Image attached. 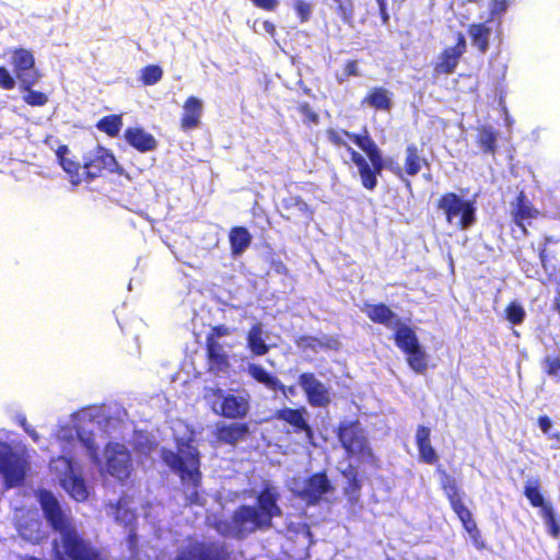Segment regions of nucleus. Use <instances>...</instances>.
<instances>
[{
  "label": "nucleus",
  "mask_w": 560,
  "mask_h": 560,
  "mask_svg": "<svg viewBox=\"0 0 560 560\" xmlns=\"http://www.w3.org/2000/svg\"><path fill=\"white\" fill-rule=\"evenodd\" d=\"M40 504L47 522L59 534L51 544L52 560H105L102 551L65 515L50 492L42 495Z\"/></svg>",
  "instance_id": "f257e3e1"
},
{
  "label": "nucleus",
  "mask_w": 560,
  "mask_h": 560,
  "mask_svg": "<svg viewBox=\"0 0 560 560\" xmlns=\"http://www.w3.org/2000/svg\"><path fill=\"white\" fill-rule=\"evenodd\" d=\"M328 142L335 148H345L351 161L357 165L362 186L373 191L378 184L377 176L385 168L382 151L370 136L368 129L354 133L346 129L325 130Z\"/></svg>",
  "instance_id": "f03ea898"
},
{
  "label": "nucleus",
  "mask_w": 560,
  "mask_h": 560,
  "mask_svg": "<svg viewBox=\"0 0 560 560\" xmlns=\"http://www.w3.org/2000/svg\"><path fill=\"white\" fill-rule=\"evenodd\" d=\"M280 499L278 487L269 481L264 482L254 505L242 504L234 510L229 523L230 533L236 539H244L256 532L270 529L273 518L283 514L279 505Z\"/></svg>",
  "instance_id": "7ed1b4c3"
},
{
  "label": "nucleus",
  "mask_w": 560,
  "mask_h": 560,
  "mask_svg": "<svg viewBox=\"0 0 560 560\" xmlns=\"http://www.w3.org/2000/svg\"><path fill=\"white\" fill-rule=\"evenodd\" d=\"M163 462L175 471L182 482L190 481L194 489L186 495V505L201 504L199 487L201 485L200 456L198 450L189 442L182 443L178 453L172 450L162 451Z\"/></svg>",
  "instance_id": "20e7f679"
},
{
  "label": "nucleus",
  "mask_w": 560,
  "mask_h": 560,
  "mask_svg": "<svg viewBox=\"0 0 560 560\" xmlns=\"http://www.w3.org/2000/svg\"><path fill=\"white\" fill-rule=\"evenodd\" d=\"M438 474L440 476V488L446 497L452 511L460 521L463 528L468 533L472 544L478 549H483L485 541L481 533L472 517L471 511L464 502L465 493L459 489L456 478L444 469H438Z\"/></svg>",
  "instance_id": "39448f33"
},
{
  "label": "nucleus",
  "mask_w": 560,
  "mask_h": 560,
  "mask_svg": "<svg viewBox=\"0 0 560 560\" xmlns=\"http://www.w3.org/2000/svg\"><path fill=\"white\" fill-rule=\"evenodd\" d=\"M337 439L349 457L355 456L359 460L376 464L375 456L369 439L358 419L341 421L336 430Z\"/></svg>",
  "instance_id": "423d86ee"
},
{
  "label": "nucleus",
  "mask_w": 560,
  "mask_h": 560,
  "mask_svg": "<svg viewBox=\"0 0 560 560\" xmlns=\"http://www.w3.org/2000/svg\"><path fill=\"white\" fill-rule=\"evenodd\" d=\"M436 209L442 212L448 224L455 223L460 230L469 229L477 221L475 202L453 191L440 196L436 200Z\"/></svg>",
  "instance_id": "0eeeda50"
},
{
  "label": "nucleus",
  "mask_w": 560,
  "mask_h": 560,
  "mask_svg": "<svg viewBox=\"0 0 560 560\" xmlns=\"http://www.w3.org/2000/svg\"><path fill=\"white\" fill-rule=\"evenodd\" d=\"M394 340L397 348L406 355L409 368L415 373H424L428 369V354L415 330L407 325H400L394 332Z\"/></svg>",
  "instance_id": "6e6552de"
},
{
  "label": "nucleus",
  "mask_w": 560,
  "mask_h": 560,
  "mask_svg": "<svg viewBox=\"0 0 560 560\" xmlns=\"http://www.w3.org/2000/svg\"><path fill=\"white\" fill-rule=\"evenodd\" d=\"M28 464L23 454L5 443H0V476L5 488L21 486L24 482Z\"/></svg>",
  "instance_id": "1a4fd4ad"
},
{
  "label": "nucleus",
  "mask_w": 560,
  "mask_h": 560,
  "mask_svg": "<svg viewBox=\"0 0 560 560\" xmlns=\"http://www.w3.org/2000/svg\"><path fill=\"white\" fill-rule=\"evenodd\" d=\"M541 485L538 478L526 480L523 494L533 508L539 509L540 516L547 527V533L553 539L560 537V516H558L550 503H547L542 493Z\"/></svg>",
  "instance_id": "9d476101"
},
{
  "label": "nucleus",
  "mask_w": 560,
  "mask_h": 560,
  "mask_svg": "<svg viewBox=\"0 0 560 560\" xmlns=\"http://www.w3.org/2000/svg\"><path fill=\"white\" fill-rule=\"evenodd\" d=\"M172 560H231V551L222 541L194 539L178 549Z\"/></svg>",
  "instance_id": "9b49d317"
},
{
  "label": "nucleus",
  "mask_w": 560,
  "mask_h": 560,
  "mask_svg": "<svg viewBox=\"0 0 560 560\" xmlns=\"http://www.w3.org/2000/svg\"><path fill=\"white\" fill-rule=\"evenodd\" d=\"M118 168L115 155L103 145H96L83 156L82 170H84L85 183L115 173Z\"/></svg>",
  "instance_id": "f8f14e48"
},
{
  "label": "nucleus",
  "mask_w": 560,
  "mask_h": 560,
  "mask_svg": "<svg viewBox=\"0 0 560 560\" xmlns=\"http://www.w3.org/2000/svg\"><path fill=\"white\" fill-rule=\"evenodd\" d=\"M467 51L466 37L462 32L455 35V44L444 47L432 62L434 77L453 74Z\"/></svg>",
  "instance_id": "ddd939ff"
},
{
  "label": "nucleus",
  "mask_w": 560,
  "mask_h": 560,
  "mask_svg": "<svg viewBox=\"0 0 560 560\" xmlns=\"http://www.w3.org/2000/svg\"><path fill=\"white\" fill-rule=\"evenodd\" d=\"M11 63L13 71L19 80L20 90H28L37 83L40 73L35 69V59L33 54L25 48H16L12 52Z\"/></svg>",
  "instance_id": "4468645a"
},
{
  "label": "nucleus",
  "mask_w": 560,
  "mask_h": 560,
  "mask_svg": "<svg viewBox=\"0 0 560 560\" xmlns=\"http://www.w3.org/2000/svg\"><path fill=\"white\" fill-rule=\"evenodd\" d=\"M213 395L220 399L219 409H214L220 417L237 421L248 416L250 410L248 396L225 394L220 388L214 389Z\"/></svg>",
  "instance_id": "2eb2a0df"
},
{
  "label": "nucleus",
  "mask_w": 560,
  "mask_h": 560,
  "mask_svg": "<svg viewBox=\"0 0 560 560\" xmlns=\"http://www.w3.org/2000/svg\"><path fill=\"white\" fill-rule=\"evenodd\" d=\"M298 383L304 392L307 402L315 408L327 407L330 401L329 388L313 372H303Z\"/></svg>",
  "instance_id": "dca6fc26"
},
{
  "label": "nucleus",
  "mask_w": 560,
  "mask_h": 560,
  "mask_svg": "<svg viewBox=\"0 0 560 560\" xmlns=\"http://www.w3.org/2000/svg\"><path fill=\"white\" fill-rule=\"evenodd\" d=\"M106 453L107 474L119 481L128 479L131 471V456L127 448L118 443L109 444Z\"/></svg>",
  "instance_id": "f3484780"
},
{
  "label": "nucleus",
  "mask_w": 560,
  "mask_h": 560,
  "mask_svg": "<svg viewBox=\"0 0 560 560\" xmlns=\"http://www.w3.org/2000/svg\"><path fill=\"white\" fill-rule=\"evenodd\" d=\"M334 490L331 482L327 476L326 470L317 471L310 475L305 481L304 487L300 492V498L306 502L307 505H317L324 494Z\"/></svg>",
  "instance_id": "a211bd4d"
},
{
  "label": "nucleus",
  "mask_w": 560,
  "mask_h": 560,
  "mask_svg": "<svg viewBox=\"0 0 560 560\" xmlns=\"http://www.w3.org/2000/svg\"><path fill=\"white\" fill-rule=\"evenodd\" d=\"M308 412L307 409L303 406L299 408H290L284 407L278 409L275 412V418L277 420L283 421L284 423L291 425L294 433L300 434L304 433L306 440L310 443L314 441V431L312 425L308 423L306 417Z\"/></svg>",
  "instance_id": "6ab92c4d"
},
{
  "label": "nucleus",
  "mask_w": 560,
  "mask_h": 560,
  "mask_svg": "<svg viewBox=\"0 0 560 560\" xmlns=\"http://www.w3.org/2000/svg\"><path fill=\"white\" fill-rule=\"evenodd\" d=\"M539 215V211L534 207L526 194L522 190L517 194L515 200L511 202V217L513 223L520 228L522 235L528 234L527 224Z\"/></svg>",
  "instance_id": "aec40b11"
},
{
  "label": "nucleus",
  "mask_w": 560,
  "mask_h": 560,
  "mask_svg": "<svg viewBox=\"0 0 560 560\" xmlns=\"http://www.w3.org/2000/svg\"><path fill=\"white\" fill-rule=\"evenodd\" d=\"M247 373L254 381L262 384L269 390L280 392L284 396H294L296 394L295 385H284L276 374L268 372L259 364H249Z\"/></svg>",
  "instance_id": "412c9836"
},
{
  "label": "nucleus",
  "mask_w": 560,
  "mask_h": 560,
  "mask_svg": "<svg viewBox=\"0 0 560 560\" xmlns=\"http://www.w3.org/2000/svg\"><path fill=\"white\" fill-rule=\"evenodd\" d=\"M429 167V161L421 156L419 149L416 144H408L406 147V155L404 161V167L395 166L389 170L401 180H404V174L412 177L419 174L422 167Z\"/></svg>",
  "instance_id": "4be33fe9"
},
{
  "label": "nucleus",
  "mask_w": 560,
  "mask_h": 560,
  "mask_svg": "<svg viewBox=\"0 0 560 560\" xmlns=\"http://www.w3.org/2000/svg\"><path fill=\"white\" fill-rule=\"evenodd\" d=\"M282 208L285 213L282 215L287 221L302 220L306 224L313 221L314 209L310 207L301 196H289L282 199Z\"/></svg>",
  "instance_id": "5701e85b"
},
{
  "label": "nucleus",
  "mask_w": 560,
  "mask_h": 560,
  "mask_svg": "<svg viewBox=\"0 0 560 560\" xmlns=\"http://www.w3.org/2000/svg\"><path fill=\"white\" fill-rule=\"evenodd\" d=\"M248 434V423L240 421L218 425L214 430L217 441L231 446H235L240 441H244Z\"/></svg>",
  "instance_id": "b1692460"
},
{
  "label": "nucleus",
  "mask_w": 560,
  "mask_h": 560,
  "mask_svg": "<svg viewBox=\"0 0 560 560\" xmlns=\"http://www.w3.org/2000/svg\"><path fill=\"white\" fill-rule=\"evenodd\" d=\"M205 349L209 372L218 374L230 368L229 355L219 340L206 338Z\"/></svg>",
  "instance_id": "393cba45"
},
{
  "label": "nucleus",
  "mask_w": 560,
  "mask_h": 560,
  "mask_svg": "<svg viewBox=\"0 0 560 560\" xmlns=\"http://www.w3.org/2000/svg\"><path fill=\"white\" fill-rule=\"evenodd\" d=\"M415 442L418 448L420 462L428 465L439 463V455L431 444V430L429 427L420 424L417 427Z\"/></svg>",
  "instance_id": "a878e982"
},
{
  "label": "nucleus",
  "mask_w": 560,
  "mask_h": 560,
  "mask_svg": "<svg viewBox=\"0 0 560 560\" xmlns=\"http://www.w3.org/2000/svg\"><path fill=\"white\" fill-rule=\"evenodd\" d=\"M202 115V101L197 96H188L183 104V114L179 126L183 131L196 129L200 125Z\"/></svg>",
  "instance_id": "bb28decb"
},
{
  "label": "nucleus",
  "mask_w": 560,
  "mask_h": 560,
  "mask_svg": "<svg viewBox=\"0 0 560 560\" xmlns=\"http://www.w3.org/2000/svg\"><path fill=\"white\" fill-rule=\"evenodd\" d=\"M124 138L130 147L141 153L153 151L158 147L156 139L141 127L126 128Z\"/></svg>",
  "instance_id": "cd10ccee"
},
{
  "label": "nucleus",
  "mask_w": 560,
  "mask_h": 560,
  "mask_svg": "<svg viewBox=\"0 0 560 560\" xmlns=\"http://www.w3.org/2000/svg\"><path fill=\"white\" fill-rule=\"evenodd\" d=\"M295 345L302 351L317 352L319 349L338 350L340 347L339 339L335 336L324 335L323 337L302 335L295 339Z\"/></svg>",
  "instance_id": "c85d7f7f"
},
{
  "label": "nucleus",
  "mask_w": 560,
  "mask_h": 560,
  "mask_svg": "<svg viewBox=\"0 0 560 560\" xmlns=\"http://www.w3.org/2000/svg\"><path fill=\"white\" fill-rule=\"evenodd\" d=\"M363 311L374 324L384 325L388 328L398 324L397 315L385 303L365 304Z\"/></svg>",
  "instance_id": "c756f323"
},
{
  "label": "nucleus",
  "mask_w": 560,
  "mask_h": 560,
  "mask_svg": "<svg viewBox=\"0 0 560 560\" xmlns=\"http://www.w3.org/2000/svg\"><path fill=\"white\" fill-rule=\"evenodd\" d=\"M69 153V148L66 144H61L56 150V155L62 170L68 174L72 185L78 186L84 182V170L82 165L73 161L66 155Z\"/></svg>",
  "instance_id": "7c9ffc66"
},
{
  "label": "nucleus",
  "mask_w": 560,
  "mask_h": 560,
  "mask_svg": "<svg viewBox=\"0 0 560 560\" xmlns=\"http://www.w3.org/2000/svg\"><path fill=\"white\" fill-rule=\"evenodd\" d=\"M361 104L375 110L389 112L393 107L392 93L383 86L371 88Z\"/></svg>",
  "instance_id": "2f4dec72"
},
{
  "label": "nucleus",
  "mask_w": 560,
  "mask_h": 560,
  "mask_svg": "<svg viewBox=\"0 0 560 560\" xmlns=\"http://www.w3.org/2000/svg\"><path fill=\"white\" fill-rule=\"evenodd\" d=\"M486 22L470 23L467 26V35L470 39V45L474 46L478 52L486 54L489 49V42L491 36V27Z\"/></svg>",
  "instance_id": "473e14b6"
},
{
  "label": "nucleus",
  "mask_w": 560,
  "mask_h": 560,
  "mask_svg": "<svg viewBox=\"0 0 560 560\" xmlns=\"http://www.w3.org/2000/svg\"><path fill=\"white\" fill-rule=\"evenodd\" d=\"M499 132L491 125H481L477 128L476 143L485 154L497 153V140Z\"/></svg>",
  "instance_id": "72a5a7b5"
},
{
  "label": "nucleus",
  "mask_w": 560,
  "mask_h": 560,
  "mask_svg": "<svg viewBox=\"0 0 560 560\" xmlns=\"http://www.w3.org/2000/svg\"><path fill=\"white\" fill-rule=\"evenodd\" d=\"M230 248L233 256L244 253L252 243V235L245 226H233L229 232Z\"/></svg>",
  "instance_id": "f704fd0d"
},
{
  "label": "nucleus",
  "mask_w": 560,
  "mask_h": 560,
  "mask_svg": "<svg viewBox=\"0 0 560 560\" xmlns=\"http://www.w3.org/2000/svg\"><path fill=\"white\" fill-rule=\"evenodd\" d=\"M247 347L254 355L261 357L268 353L269 346L262 338V327L259 323L250 326L247 337Z\"/></svg>",
  "instance_id": "c9c22d12"
},
{
  "label": "nucleus",
  "mask_w": 560,
  "mask_h": 560,
  "mask_svg": "<svg viewBox=\"0 0 560 560\" xmlns=\"http://www.w3.org/2000/svg\"><path fill=\"white\" fill-rule=\"evenodd\" d=\"M61 482L62 487L74 500L82 502L88 499L89 493L82 477L69 474L65 476Z\"/></svg>",
  "instance_id": "e433bc0d"
},
{
  "label": "nucleus",
  "mask_w": 560,
  "mask_h": 560,
  "mask_svg": "<svg viewBox=\"0 0 560 560\" xmlns=\"http://www.w3.org/2000/svg\"><path fill=\"white\" fill-rule=\"evenodd\" d=\"M121 127L122 118L116 114L104 116L96 122V128L112 138L119 135Z\"/></svg>",
  "instance_id": "4c0bfd02"
},
{
  "label": "nucleus",
  "mask_w": 560,
  "mask_h": 560,
  "mask_svg": "<svg viewBox=\"0 0 560 560\" xmlns=\"http://www.w3.org/2000/svg\"><path fill=\"white\" fill-rule=\"evenodd\" d=\"M341 474L347 478V485L343 489L345 495H347L351 501H357L362 488V482L357 471L350 467V469L343 470Z\"/></svg>",
  "instance_id": "58836bf2"
},
{
  "label": "nucleus",
  "mask_w": 560,
  "mask_h": 560,
  "mask_svg": "<svg viewBox=\"0 0 560 560\" xmlns=\"http://www.w3.org/2000/svg\"><path fill=\"white\" fill-rule=\"evenodd\" d=\"M163 69L159 65H148L140 70L139 80L143 85H154L161 81Z\"/></svg>",
  "instance_id": "ea45409f"
},
{
  "label": "nucleus",
  "mask_w": 560,
  "mask_h": 560,
  "mask_svg": "<svg viewBox=\"0 0 560 560\" xmlns=\"http://www.w3.org/2000/svg\"><path fill=\"white\" fill-rule=\"evenodd\" d=\"M361 77L359 69V61L357 59H348L343 63L342 70L335 73V79L338 84H343L349 78Z\"/></svg>",
  "instance_id": "a19ab883"
},
{
  "label": "nucleus",
  "mask_w": 560,
  "mask_h": 560,
  "mask_svg": "<svg viewBox=\"0 0 560 560\" xmlns=\"http://www.w3.org/2000/svg\"><path fill=\"white\" fill-rule=\"evenodd\" d=\"M506 319L513 325H520L525 319L526 313L521 304L511 302L505 308Z\"/></svg>",
  "instance_id": "79ce46f5"
},
{
  "label": "nucleus",
  "mask_w": 560,
  "mask_h": 560,
  "mask_svg": "<svg viewBox=\"0 0 560 560\" xmlns=\"http://www.w3.org/2000/svg\"><path fill=\"white\" fill-rule=\"evenodd\" d=\"M30 86L28 90H22L25 92L23 101L30 106H44L48 102V96L44 92L35 91Z\"/></svg>",
  "instance_id": "37998d69"
},
{
  "label": "nucleus",
  "mask_w": 560,
  "mask_h": 560,
  "mask_svg": "<svg viewBox=\"0 0 560 560\" xmlns=\"http://www.w3.org/2000/svg\"><path fill=\"white\" fill-rule=\"evenodd\" d=\"M509 8L508 0H492L489 8V16L486 20L487 22L501 21L502 15L506 12Z\"/></svg>",
  "instance_id": "c03bdc74"
},
{
  "label": "nucleus",
  "mask_w": 560,
  "mask_h": 560,
  "mask_svg": "<svg viewBox=\"0 0 560 560\" xmlns=\"http://www.w3.org/2000/svg\"><path fill=\"white\" fill-rule=\"evenodd\" d=\"M336 3V11L343 22H350L353 16L352 0H332Z\"/></svg>",
  "instance_id": "a18cd8bd"
},
{
  "label": "nucleus",
  "mask_w": 560,
  "mask_h": 560,
  "mask_svg": "<svg viewBox=\"0 0 560 560\" xmlns=\"http://www.w3.org/2000/svg\"><path fill=\"white\" fill-rule=\"evenodd\" d=\"M299 113L303 116V121L307 125L318 124L319 116L312 108L311 104L307 102H302L298 105Z\"/></svg>",
  "instance_id": "49530a36"
},
{
  "label": "nucleus",
  "mask_w": 560,
  "mask_h": 560,
  "mask_svg": "<svg viewBox=\"0 0 560 560\" xmlns=\"http://www.w3.org/2000/svg\"><path fill=\"white\" fill-rule=\"evenodd\" d=\"M79 439L86 448L90 458L94 463H100L98 446L95 444L94 439L90 435L83 436L82 434H79Z\"/></svg>",
  "instance_id": "de8ad7c7"
},
{
  "label": "nucleus",
  "mask_w": 560,
  "mask_h": 560,
  "mask_svg": "<svg viewBox=\"0 0 560 560\" xmlns=\"http://www.w3.org/2000/svg\"><path fill=\"white\" fill-rule=\"evenodd\" d=\"M294 11L301 23L307 22L312 15V5L306 1L299 0L294 3Z\"/></svg>",
  "instance_id": "09e8293b"
},
{
  "label": "nucleus",
  "mask_w": 560,
  "mask_h": 560,
  "mask_svg": "<svg viewBox=\"0 0 560 560\" xmlns=\"http://www.w3.org/2000/svg\"><path fill=\"white\" fill-rule=\"evenodd\" d=\"M232 330L230 327L220 324L211 327L210 331L207 335V339L219 340L221 337L230 336Z\"/></svg>",
  "instance_id": "8fccbe9b"
},
{
  "label": "nucleus",
  "mask_w": 560,
  "mask_h": 560,
  "mask_svg": "<svg viewBox=\"0 0 560 560\" xmlns=\"http://www.w3.org/2000/svg\"><path fill=\"white\" fill-rule=\"evenodd\" d=\"M15 86V80L10 74L8 69L3 66H0V88L4 90H12Z\"/></svg>",
  "instance_id": "3c124183"
},
{
  "label": "nucleus",
  "mask_w": 560,
  "mask_h": 560,
  "mask_svg": "<svg viewBox=\"0 0 560 560\" xmlns=\"http://www.w3.org/2000/svg\"><path fill=\"white\" fill-rule=\"evenodd\" d=\"M544 368L548 375H557L560 372V359L558 357H547Z\"/></svg>",
  "instance_id": "603ef678"
},
{
  "label": "nucleus",
  "mask_w": 560,
  "mask_h": 560,
  "mask_svg": "<svg viewBox=\"0 0 560 560\" xmlns=\"http://www.w3.org/2000/svg\"><path fill=\"white\" fill-rule=\"evenodd\" d=\"M256 8L261 9L264 11L272 12L278 5V0H249Z\"/></svg>",
  "instance_id": "864d4df0"
},
{
  "label": "nucleus",
  "mask_w": 560,
  "mask_h": 560,
  "mask_svg": "<svg viewBox=\"0 0 560 560\" xmlns=\"http://www.w3.org/2000/svg\"><path fill=\"white\" fill-rule=\"evenodd\" d=\"M538 425L544 433H548L550 431L552 423L548 416H539Z\"/></svg>",
  "instance_id": "5fc2aeb1"
},
{
  "label": "nucleus",
  "mask_w": 560,
  "mask_h": 560,
  "mask_svg": "<svg viewBox=\"0 0 560 560\" xmlns=\"http://www.w3.org/2000/svg\"><path fill=\"white\" fill-rule=\"evenodd\" d=\"M262 27H264L265 32H267L271 37L276 36V34H277L276 25L271 21H269V20L264 21Z\"/></svg>",
  "instance_id": "6e6d98bb"
},
{
  "label": "nucleus",
  "mask_w": 560,
  "mask_h": 560,
  "mask_svg": "<svg viewBox=\"0 0 560 560\" xmlns=\"http://www.w3.org/2000/svg\"><path fill=\"white\" fill-rule=\"evenodd\" d=\"M20 423L24 427V430L34 439V441L38 440L37 433L33 429L27 428L25 418H23Z\"/></svg>",
  "instance_id": "4d7b16f0"
},
{
  "label": "nucleus",
  "mask_w": 560,
  "mask_h": 560,
  "mask_svg": "<svg viewBox=\"0 0 560 560\" xmlns=\"http://www.w3.org/2000/svg\"><path fill=\"white\" fill-rule=\"evenodd\" d=\"M539 257H540V260L542 262V265H545V260H546V246H544L540 252H539Z\"/></svg>",
  "instance_id": "13d9d810"
},
{
  "label": "nucleus",
  "mask_w": 560,
  "mask_h": 560,
  "mask_svg": "<svg viewBox=\"0 0 560 560\" xmlns=\"http://www.w3.org/2000/svg\"><path fill=\"white\" fill-rule=\"evenodd\" d=\"M557 560H560V542L558 544V553H557Z\"/></svg>",
  "instance_id": "bf43d9fd"
},
{
  "label": "nucleus",
  "mask_w": 560,
  "mask_h": 560,
  "mask_svg": "<svg viewBox=\"0 0 560 560\" xmlns=\"http://www.w3.org/2000/svg\"><path fill=\"white\" fill-rule=\"evenodd\" d=\"M405 182H406V186H407V187H411V183H410V180H409V179H405Z\"/></svg>",
  "instance_id": "052dcab7"
}]
</instances>
